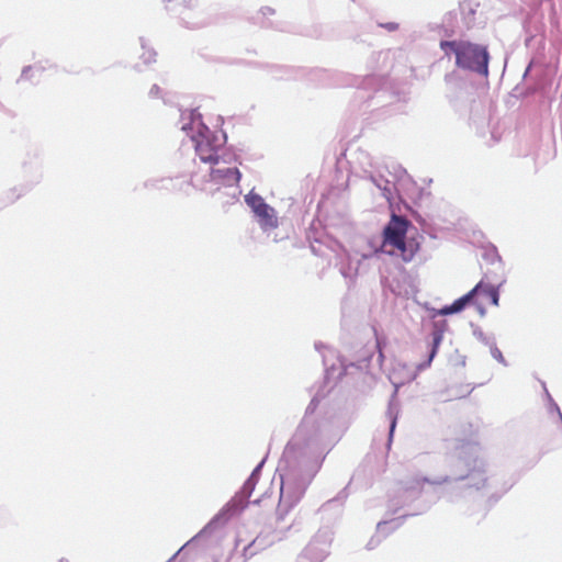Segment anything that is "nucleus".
I'll return each instance as SVG.
<instances>
[{
    "instance_id": "obj_1",
    "label": "nucleus",
    "mask_w": 562,
    "mask_h": 562,
    "mask_svg": "<svg viewBox=\"0 0 562 562\" xmlns=\"http://www.w3.org/2000/svg\"><path fill=\"white\" fill-rule=\"evenodd\" d=\"M485 461L479 457V446L467 443L451 458L448 474L434 480L419 476L402 482L387 502V515H396L402 509L416 510L425 504L430 507L441 497L453 503L470 496L485 486Z\"/></svg>"
},
{
    "instance_id": "obj_2",
    "label": "nucleus",
    "mask_w": 562,
    "mask_h": 562,
    "mask_svg": "<svg viewBox=\"0 0 562 562\" xmlns=\"http://www.w3.org/2000/svg\"><path fill=\"white\" fill-rule=\"evenodd\" d=\"M318 406L314 396L306 407L305 415L295 435L286 445L282 460L277 469L280 475V504L292 508L304 496L308 485L317 474L329 450L333 420L314 419Z\"/></svg>"
},
{
    "instance_id": "obj_3",
    "label": "nucleus",
    "mask_w": 562,
    "mask_h": 562,
    "mask_svg": "<svg viewBox=\"0 0 562 562\" xmlns=\"http://www.w3.org/2000/svg\"><path fill=\"white\" fill-rule=\"evenodd\" d=\"M411 222L402 216L392 214L390 221L383 227L382 240L379 247L374 248L375 256L380 254L400 257L404 262H411L420 249L423 236H407Z\"/></svg>"
},
{
    "instance_id": "obj_4",
    "label": "nucleus",
    "mask_w": 562,
    "mask_h": 562,
    "mask_svg": "<svg viewBox=\"0 0 562 562\" xmlns=\"http://www.w3.org/2000/svg\"><path fill=\"white\" fill-rule=\"evenodd\" d=\"M267 457H265L252 470L248 479L243 484L241 488L226 503L223 508L183 547H181L167 562H173L178 554L188 546L199 539L211 536L218 527L225 525L234 515L244 510L248 505V499L251 496Z\"/></svg>"
},
{
    "instance_id": "obj_5",
    "label": "nucleus",
    "mask_w": 562,
    "mask_h": 562,
    "mask_svg": "<svg viewBox=\"0 0 562 562\" xmlns=\"http://www.w3.org/2000/svg\"><path fill=\"white\" fill-rule=\"evenodd\" d=\"M440 49L446 56L454 55L456 66L481 77L488 76L490 53L485 45L465 40H441Z\"/></svg>"
},
{
    "instance_id": "obj_6",
    "label": "nucleus",
    "mask_w": 562,
    "mask_h": 562,
    "mask_svg": "<svg viewBox=\"0 0 562 562\" xmlns=\"http://www.w3.org/2000/svg\"><path fill=\"white\" fill-rule=\"evenodd\" d=\"M181 130L189 134L190 131L193 130V126L198 125V135L204 138L207 142V145L210 147L209 154L204 155L203 153H200V159L203 162L209 164H218L220 162V155L217 154V150L226 144L227 142V134L222 131V139L220 140L217 136H213L210 138L212 132L209 128V126L203 122L201 113L198 112V110H190V111H183L181 112ZM198 150L202 151V149L198 148Z\"/></svg>"
},
{
    "instance_id": "obj_7",
    "label": "nucleus",
    "mask_w": 562,
    "mask_h": 562,
    "mask_svg": "<svg viewBox=\"0 0 562 562\" xmlns=\"http://www.w3.org/2000/svg\"><path fill=\"white\" fill-rule=\"evenodd\" d=\"M447 87L446 95L451 106L457 112H465L474 102L473 92L470 91L467 81L461 74L452 70L445 76Z\"/></svg>"
},
{
    "instance_id": "obj_8",
    "label": "nucleus",
    "mask_w": 562,
    "mask_h": 562,
    "mask_svg": "<svg viewBox=\"0 0 562 562\" xmlns=\"http://www.w3.org/2000/svg\"><path fill=\"white\" fill-rule=\"evenodd\" d=\"M427 311L430 313V318L435 319L440 314H437L438 308L427 307ZM448 329V322L446 319H439L432 322V328L430 333V341L428 344L427 357L424 361L416 366L418 371H424L431 366V362L436 358L439 347L443 340V334Z\"/></svg>"
},
{
    "instance_id": "obj_9",
    "label": "nucleus",
    "mask_w": 562,
    "mask_h": 562,
    "mask_svg": "<svg viewBox=\"0 0 562 562\" xmlns=\"http://www.w3.org/2000/svg\"><path fill=\"white\" fill-rule=\"evenodd\" d=\"M245 202L258 218V223L263 231L278 226L274 209L270 206L260 194L250 191L245 195Z\"/></svg>"
},
{
    "instance_id": "obj_10",
    "label": "nucleus",
    "mask_w": 562,
    "mask_h": 562,
    "mask_svg": "<svg viewBox=\"0 0 562 562\" xmlns=\"http://www.w3.org/2000/svg\"><path fill=\"white\" fill-rule=\"evenodd\" d=\"M330 541L326 533H317L301 552L302 559L323 562L329 555Z\"/></svg>"
},
{
    "instance_id": "obj_11",
    "label": "nucleus",
    "mask_w": 562,
    "mask_h": 562,
    "mask_svg": "<svg viewBox=\"0 0 562 562\" xmlns=\"http://www.w3.org/2000/svg\"><path fill=\"white\" fill-rule=\"evenodd\" d=\"M428 509H429V504H425L416 510L404 512L403 514L398 515L395 518L381 520L376 525V533H379L383 538H386L394 530L398 529L404 524V521L407 517L420 515Z\"/></svg>"
},
{
    "instance_id": "obj_12",
    "label": "nucleus",
    "mask_w": 562,
    "mask_h": 562,
    "mask_svg": "<svg viewBox=\"0 0 562 562\" xmlns=\"http://www.w3.org/2000/svg\"><path fill=\"white\" fill-rule=\"evenodd\" d=\"M210 177L215 183L232 187L238 184L241 179V172L237 167L211 168Z\"/></svg>"
},
{
    "instance_id": "obj_13",
    "label": "nucleus",
    "mask_w": 562,
    "mask_h": 562,
    "mask_svg": "<svg viewBox=\"0 0 562 562\" xmlns=\"http://www.w3.org/2000/svg\"><path fill=\"white\" fill-rule=\"evenodd\" d=\"M368 179L381 191V195L387 201L394 199V194L397 192V187L394 184V180L382 171L370 172Z\"/></svg>"
},
{
    "instance_id": "obj_14",
    "label": "nucleus",
    "mask_w": 562,
    "mask_h": 562,
    "mask_svg": "<svg viewBox=\"0 0 562 562\" xmlns=\"http://www.w3.org/2000/svg\"><path fill=\"white\" fill-rule=\"evenodd\" d=\"M477 7L479 4L473 0H464L460 2V12L468 27L474 24Z\"/></svg>"
},
{
    "instance_id": "obj_15",
    "label": "nucleus",
    "mask_w": 562,
    "mask_h": 562,
    "mask_svg": "<svg viewBox=\"0 0 562 562\" xmlns=\"http://www.w3.org/2000/svg\"><path fill=\"white\" fill-rule=\"evenodd\" d=\"M386 415H387L389 422H390L386 448L390 449L391 445H392V441H393V436H394V432H395V429H396V425H397V418H398V408H397V406L393 405L392 403H390L389 407H387Z\"/></svg>"
},
{
    "instance_id": "obj_16",
    "label": "nucleus",
    "mask_w": 562,
    "mask_h": 562,
    "mask_svg": "<svg viewBox=\"0 0 562 562\" xmlns=\"http://www.w3.org/2000/svg\"><path fill=\"white\" fill-rule=\"evenodd\" d=\"M347 487H345L344 490H341L338 495L331 499H328L326 503H324L319 510L321 512H327L334 507H338V512H340V508L342 507V504L345 502V499L347 498L348 494L346 492Z\"/></svg>"
},
{
    "instance_id": "obj_17",
    "label": "nucleus",
    "mask_w": 562,
    "mask_h": 562,
    "mask_svg": "<svg viewBox=\"0 0 562 562\" xmlns=\"http://www.w3.org/2000/svg\"><path fill=\"white\" fill-rule=\"evenodd\" d=\"M481 294L486 295L490 299L491 304L499 305V286L484 281V286L481 290Z\"/></svg>"
},
{
    "instance_id": "obj_18",
    "label": "nucleus",
    "mask_w": 562,
    "mask_h": 562,
    "mask_svg": "<svg viewBox=\"0 0 562 562\" xmlns=\"http://www.w3.org/2000/svg\"><path fill=\"white\" fill-rule=\"evenodd\" d=\"M263 549L265 544L262 543V541H260L259 538H256L244 548L243 557L245 558V561H247Z\"/></svg>"
},
{
    "instance_id": "obj_19",
    "label": "nucleus",
    "mask_w": 562,
    "mask_h": 562,
    "mask_svg": "<svg viewBox=\"0 0 562 562\" xmlns=\"http://www.w3.org/2000/svg\"><path fill=\"white\" fill-rule=\"evenodd\" d=\"M263 549L265 544L262 543V541H260L259 538H256L244 548L243 557L245 558V561H247Z\"/></svg>"
},
{
    "instance_id": "obj_20",
    "label": "nucleus",
    "mask_w": 562,
    "mask_h": 562,
    "mask_svg": "<svg viewBox=\"0 0 562 562\" xmlns=\"http://www.w3.org/2000/svg\"><path fill=\"white\" fill-rule=\"evenodd\" d=\"M263 549L265 544L262 543V541H260L259 538H256L244 548L243 557L245 558V561H247Z\"/></svg>"
},
{
    "instance_id": "obj_21",
    "label": "nucleus",
    "mask_w": 562,
    "mask_h": 562,
    "mask_svg": "<svg viewBox=\"0 0 562 562\" xmlns=\"http://www.w3.org/2000/svg\"><path fill=\"white\" fill-rule=\"evenodd\" d=\"M263 549L265 544L262 543V541H260L259 538H256L244 548L243 557L245 558V561H247Z\"/></svg>"
},
{
    "instance_id": "obj_22",
    "label": "nucleus",
    "mask_w": 562,
    "mask_h": 562,
    "mask_svg": "<svg viewBox=\"0 0 562 562\" xmlns=\"http://www.w3.org/2000/svg\"><path fill=\"white\" fill-rule=\"evenodd\" d=\"M484 286V280L479 281L473 289H471L468 293L462 295L461 297L465 302V304L469 305H475L477 302V295L481 294V290Z\"/></svg>"
},
{
    "instance_id": "obj_23",
    "label": "nucleus",
    "mask_w": 562,
    "mask_h": 562,
    "mask_svg": "<svg viewBox=\"0 0 562 562\" xmlns=\"http://www.w3.org/2000/svg\"><path fill=\"white\" fill-rule=\"evenodd\" d=\"M470 325L472 327L473 336L485 346L490 347L495 341L494 337L487 336L480 326L473 323H470Z\"/></svg>"
},
{
    "instance_id": "obj_24",
    "label": "nucleus",
    "mask_w": 562,
    "mask_h": 562,
    "mask_svg": "<svg viewBox=\"0 0 562 562\" xmlns=\"http://www.w3.org/2000/svg\"><path fill=\"white\" fill-rule=\"evenodd\" d=\"M392 171L390 170L389 166L385 167L386 173L391 177V180H394V184L397 183V181H401L404 177H408L406 169H404L400 165H392Z\"/></svg>"
},
{
    "instance_id": "obj_25",
    "label": "nucleus",
    "mask_w": 562,
    "mask_h": 562,
    "mask_svg": "<svg viewBox=\"0 0 562 562\" xmlns=\"http://www.w3.org/2000/svg\"><path fill=\"white\" fill-rule=\"evenodd\" d=\"M191 19L192 16L190 11H184L181 13V21L188 29H199L207 24L205 20L191 21Z\"/></svg>"
},
{
    "instance_id": "obj_26",
    "label": "nucleus",
    "mask_w": 562,
    "mask_h": 562,
    "mask_svg": "<svg viewBox=\"0 0 562 562\" xmlns=\"http://www.w3.org/2000/svg\"><path fill=\"white\" fill-rule=\"evenodd\" d=\"M139 40H140L142 48L144 49V53L142 55L144 63L149 64L151 61H155L156 52L151 48L147 49L146 41L143 37H140Z\"/></svg>"
},
{
    "instance_id": "obj_27",
    "label": "nucleus",
    "mask_w": 562,
    "mask_h": 562,
    "mask_svg": "<svg viewBox=\"0 0 562 562\" xmlns=\"http://www.w3.org/2000/svg\"><path fill=\"white\" fill-rule=\"evenodd\" d=\"M542 386H543V389H544L546 397H547V400H548V402H549V411H550V412H557V413H558V415H559V418H560V420H561V423H562V413H561V411H560L559 405H558V404L554 402V400L552 398V396H551V394L549 393V391L547 390V387H546V384H544V383H542Z\"/></svg>"
},
{
    "instance_id": "obj_28",
    "label": "nucleus",
    "mask_w": 562,
    "mask_h": 562,
    "mask_svg": "<svg viewBox=\"0 0 562 562\" xmlns=\"http://www.w3.org/2000/svg\"><path fill=\"white\" fill-rule=\"evenodd\" d=\"M490 351H491V356L497 360L499 363H502L503 366L507 367L508 363L506 361V359L504 358L502 351L498 349V347L496 346V342L494 341L491 346H490Z\"/></svg>"
},
{
    "instance_id": "obj_29",
    "label": "nucleus",
    "mask_w": 562,
    "mask_h": 562,
    "mask_svg": "<svg viewBox=\"0 0 562 562\" xmlns=\"http://www.w3.org/2000/svg\"><path fill=\"white\" fill-rule=\"evenodd\" d=\"M451 306H452V312L454 314H458L462 311L465 310V307L468 306L465 304V302L463 301V299L460 296L459 299L454 300L452 303H451Z\"/></svg>"
},
{
    "instance_id": "obj_30",
    "label": "nucleus",
    "mask_w": 562,
    "mask_h": 562,
    "mask_svg": "<svg viewBox=\"0 0 562 562\" xmlns=\"http://www.w3.org/2000/svg\"><path fill=\"white\" fill-rule=\"evenodd\" d=\"M384 538L381 537L379 533H376L375 536H373L367 543V549L368 550H372L374 549L375 547H378L381 541L383 540Z\"/></svg>"
},
{
    "instance_id": "obj_31",
    "label": "nucleus",
    "mask_w": 562,
    "mask_h": 562,
    "mask_svg": "<svg viewBox=\"0 0 562 562\" xmlns=\"http://www.w3.org/2000/svg\"><path fill=\"white\" fill-rule=\"evenodd\" d=\"M379 26L389 32H395L400 27L398 23H396V22L380 23Z\"/></svg>"
},
{
    "instance_id": "obj_32",
    "label": "nucleus",
    "mask_w": 562,
    "mask_h": 562,
    "mask_svg": "<svg viewBox=\"0 0 562 562\" xmlns=\"http://www.w3.org/2000/svg\"><path fill=\"white\" fill-rule=\"evenodd\" d=\"M437 314H440V316H447V315H452L454 313L452 312L451 304H447V305H443L441 308H438Z\"/></svg>"
},
{
    "instance_id": "obj_33",
    "label": "nucleus",
    "mask_w": 562,
    "mask_h": 562,
    "mask_svg": "<svg viewBox=\"0 0 562 562\" xmlns=\"http://www.w3.org/2000/svg\"><path fill=\"white\" fill-rule=\"evenodd\" d=\"M160 92H161L160 87L158 85H153L148 94L150 98H158V97H160Z\"/></svg>"
},
{
    "instance_id": "obj_34",
    "label": "nucleus",
    "mask_w": 562,
    "mask_h": 562,
    "mask_svg": "<svg viewBox=\"0 0 562 562\" xmlns=\"http://www.w3.org/2000/svg\"><path fill=\"white\" fill-rule=\"evenodd\" d=\"M165 179H150L144 182L145 188H158V182H164Z\"/></svg>"
},
{
    "instance_id": "obj_35",
    "label": "nucleus",
    "mask_w": 562,
    "mask_h": 562,
    "mask_svg": "<svg viewBox=\"0 0 562 562\" xmlns=\"http://www.w3.org/2000/svg\"><path fill=\"white\" fill-rule=\"evenodd\" d=\"M220 160H223L226 164H231L233 161H238V156L237 155H223V156H220Z\"/></svg>"
},
{
    "instance_id": "obj_36",
    "label": "nucleus",
    "mask_w": 562,
    "mask_h": 562,
    "mask_svg": "<svg viewBox=\"0 0 562 562\" xmlns=\"http://www.w3.org/2000/svg\"><path fill=\"white\" fill-rule=\"evenodd\" d=\"M285 72H286V70H284V69L274 68L273 69V77L276 79H284V78H286Z\"/></svg>"
},
{
    "instance_id": "obj_37",
    "label": "nucleus",
    "mask_w": 562,
    "mask_h": 562,
    "mask_svg": "<svg viewBox=\"0 0 562 562\" xmlns=\"http://www.w3.org/2000/svg\"><path fill=\"white\" fill-rule=\"evenodd\" d=\"M32 66H25L23 69H22V72H21V79H30V72L32 71Z\"/></svg>"
},
{
    "instance_id": "obj_38",
    "label": "nucleus",
    "mask_w": 562,
    "mask_h": 562,
    "mask_svg": "<svg viewBox=\"0 0 562 562\" xmlns=\"http://www.w3.org/2000/svg\"><path fill=\"white\" fill-rule=\"evenodd\" d=\"M473 306L475 307V310L477 311V313L480 314L481 317H484L486 315V308L483 304L476 303Z\"/></svg>"
},
{
    "instance_id": "obj_39",
    "label": "nucleus",
    "mask_w": 562,
    "mask_h": 562,
    "mask_svg": "<svg viewBox=\"0 0 562 562\" xmlns=\"http://www.w3.org/2000/svg\"><path fill=\"white\" fill-rule=\"evenodd\" d=\"M262 11V14L266 15V14H273L274 13V10L270 7H265L261 9Z\"/></svg>"
},
{
    "instance_id": "obj_40",
    "label": "nucleus",
    "mask_w": 562,
    "mask_h": 562,
    "mask_svg": "<svg viewBox=\"0 0 562 562\" xmlns=\"http://www.w3.org/2000/svg\"><path fill=\"white\" fill-rule=\"evenodd\" d=\"M532 68V61L529 63V65L527 66V68L525 69V72L522 75V78L526 79L527 76L529 75L530 70Z\"/></svg>"
},
{
    "instance_id": "obj_41",
    "label": "nucleus",
    "mask_w": 562,
    "mask_h": 562,
    "mask_svg": "<svg viewBox=\"0 0 562 562\" xmlns=\"http://www.w3.org/2000/svg\"><path fill=\"white\" fill-rule=\"evenodd\" d=\"M322 348H325V346L322 344V342H316L315 344V349L321 351Z\"/></svg>"
},
{
    "instance_id": "obj_42",
    "label": "nucleus",
    "mask_w": 562,
    "mask_h": 562,
    "mask_svg": "<svg viewBox=\"0 0 562 562\" xmlns=\"http://www.w3.org/2000/svg\"><path fill=\"white\" fill-rule=\"evenodd\" d=\"M414 218H415L417 222H419V223H424V220H423V218H422V216H420V215H418V214H415V215H414Z\"/></svg>"
},
{
    "instance_id": "obj_43",
    "label": "nucleus",
    "mask_w": 562,
    "mask_h": 562,
    "mask_svg": "<svg viewBox=\"0 0 562 562\" xmlns=\"http://www.w3.org/2000/svg\"><path fill=\"white\" fill-rule=\"evenodd\" d=\"M494 257L495 259H497L498 261L502 260L501 256L498 255V252L496 251V249H494Z\"/></svg>"
},
{
    "instance_id": "obj_44",
    "label": "nucleus",
    "mask_w": 562,
    "mask_h": 562,
    "mask_svg": "<svg viewBox=\"0 0 562 562\" xmlns=\"http://www.w3.org/2000/svg\"><path fill=\"white\" fill-rule=\"evenodd\" d=\"M296 562H310V561L306 559H302V554H300Z\"/></svg>"
},
{
    "instance_id": "obj_45",
    "label": "nucleus",
    "mask_w": 562,
    "mask_h": 562,
    "mask_svg": "<svg viewBox=\"0 0 562 562\" xmlns=\"http://www.w3.org/2000/svg\"><path fill=\"white\" fill-rule=\"evenodd\" d=\"M217 121H218L221 124H223V122H224V120H223V117H222V116H218Z\"/></svg>"
},
{
    "instance_id": "obj_46",
    "label": "nucleus",
    "mask_w": 562,
    "mask_h": 562,
    "mask_svg": "<svg viewBox=\"0 0 562 562\" xmlns=\"http://www.w3.org/2000/svg\"><path fill=\"white\" fill-rule=\"evenodd\" d=\"M58 562H69L66 558H61Z\"/></svg>"
},
{
    "instance_id": "obj_47",
    "label": "nucleus",
    "mask_w": 562,
    "mask_h": 562,
    "mask_svg": "<svg viewBox=\"0 0 562 562\" xmlns=\"http://www.w3.org/2000/svg\"><path fill=\"white\" fill-rule=\"evenodd\" d=\"M165 2H170L171 0H164Z\"/></svg>"
}]
</instances>
